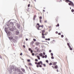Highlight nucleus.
Wrapping results in <instances>:
<instances>
[{
	"mask_svg": "<svg viewBox=\"0 0 74 74\" xmlns=\"http://www.w3.org/2000/svg\"><path fill=\"white\" fill-rule=\"evenodd\" d=\"M27 62H30V60L28 59L27 60Z\"/></svg>",
	"mask_w": 74,
	"mask_h": 74,
	"instance_id": "473e14b6",
	"label": "nucleus"
},
{
	"mask_svg": "<svg viewBox=\"0 0 74 74\" xmlns=\"http://www.w3.org/2000/svg\"><path fill=\"white\" fill-rule=\"evenodd\" d=\"M52 67L53 68V69H54V66H52Z\"/></svg>",
	"mask_w": 74,
	"mask_h": 74,
	"instance_id": "680f3d73",
	"label": "nucleus"
},
{
	"mask_svg": "<svg viewBox=\"0 0 74 74\" xmlns=\"http://www.w3.org/2000/svg\"><path fill=\"white\" fill-rule=\"evenodd\" d=\"M31 53H33V50H31Z\"/></svg>",
	"mask_w": 74,
	"mask_h": 74,
	"instance_id": "79ce46f5",
	"label": "nucleus"
},
{
	"mask_svg": "<svg viewBox=\"0 0 74 74\" xmlns=\"http://www.w3.org/2000/svg\"><path fill=\"white\" fill-rule=\"evenodd\" d=\"M51 26H50L49 27V28H51Z\"/></svg>",
	"mask_w": 74,
	"mask_h": 74,
	"instance_id": "338daca9",
	"label": "nucleus"
},
{
	"mask_svg": "<svg viewBox=\"0 0 74 74\" xmlns=\"http://www.w3.org/2000/svg\"><path fill=\"white\" fill-rule=\"evenodd\" d=\"M21 59L22 60H23V58H21Z\"/></svg>",
	"mask_w": 74,
	"mask_h": 74,
	"instance_id": "0e129e2a",
	"label": "nucleus"
},
{
	"mask_svg": "<svg viewBox=\"0 0 74 74\" xmlns=\"http://www.w3.org/2000/svg\"><path fill=\"white\" fill-rule=\"evenodd\" d=\"M41 27H42V28H43V27H44V26L43 25H42L41 26Z\"/></svg>",
	"mask_w": 74,
	"mask_h": 74,
	"instance_id": "c9c22d12",
	"label": "nucleus"
},
{
	"mask_svg": "<svg viewBox=\"0 0 74 74\" xmlns=\"http://www.w3.org/2000/svg\"><path fill=\"white\" fill-rule=\"evenodd\" d=\"M44 35H45V34H44V33H42V36H44Z\"/></svg>",
	"mask_w": 74,
	"mask_h": 74,
	"instance_id": "5701e85b",
	"label": "nucleus"
},
{
	"mask_svg": "<svg viewBox=\"0 0 74 74\" xmlns=\"http://www.w3.org/2000/svg\"><path fill=\"white\" fill-rule=\"evenodd\" d=\"M36 45H38L40 44V43L39 42H36Z\"/></svg>",
	"mask_w": 74,
	"mask_h": 74,
	"instance_id": "6e6552de",
	"label": "nucleus"
},
{
	"mask_svg": "<svg viewBox=\"0 0 74 74\" xmlns=\"http://www.w3.org/2000/svg\"><path fill=\"white\" fill-rule=\"evenodd\" d=\"M38 47H36V48H35V49H36V50L37 49Z\"/></svg>",
	"mask_w": 74,
	"mask_h": 74,
	"instance_id": "c03bdc74",
	"label": "nucleus"
},
{
	"mask_svg": "<svg viewBox=\"0 0 74 74\" xmlns=\"http://www.w3.org/2000/svg\"><path fill=\"white\" fill-rule=\"evenodd\" d=\"M39 55H40V56H43V54H42V53H41L39 54Z\"/></svg>",
	"mask_w": 74,
	"mask_h": 74,
	"instance_id": "9b49d317",
	"label": "nucleus"
},
{
	"mask_svg": "<svg viewBox=\"0 0 74 74\" xmlns=\"http://www.w3.org/2000/svg\"><path fill=\"white\" fill-rule=\"evenodd\" d=\"M58 35H61V34L60 33H58Z\"/></svg>",
	"mask_w": 74,
	"mask_h": 74,
	"instance_id": "37998d69",
	"label": "nucleus"
},
{
	"mask_svg": "<svg viewBox=\"0 0 74 74\" xmlns=\"http://www.w3.org/2000/svg\"><path fill=\"white\" fill-rule=\"evenodd\" d=\"M67 45H68V46H69V48H70V49L71 50H72L73 49H72V48H71V46H70V44H69V43H67Z\"/></svg>",
	"mask_w": 74,
	"mask_h": 74,
	"instance_id": "20e7f679",
	"label": "nucleus"
},
{
	"mask_svg": "<svg viewBox=\"0 0 74 74\" xmlns=\"http://www.w3.org/2000/svg\"><path fill=\"white\" fill-rule=\"evenodd\" d=\"M37 29L38 30H40V28H39V27H38Z\"/></svg>",
	"mask_w": 74,
	"mask_h": 74,
	"instance_id": "de8ad7c7",
	"label": "nucleus"
},
{
	"mask_svg": "<svg viewBox=\"0 0 74 74\" xmlns=\"http://www.w3.org/2000/svg\"><path fill=\"white\" fill-rule=\"evenodd\" d=\"M5 31L6 32H7V28H5Z\"/></svg>",
	"mask_w": 74,
	"mask_h": 74,
	"instance_id": "4468645a",
	"label": "nucleus"
},
{
	"mask_svg": "<svg viewBox=\"0 0 74 74\" xmlns=\"http://www.w3.org/2000/svg\"><path fill=\"white\" fill-rule=\"evenodd\" d=\"M51 50H49V52H51Z\"/></svg>",
	"mask_w": 74,
	"mask_h": 74,
	"instance_id": "4d7b16f0",
	"label": "nucleus"
},
{
	"mask_svg": "<svg viewBox=\"0 0 74 74\" xmlns=\"http://www.w3.org/2000/svg\"><path fill=\"white\" fill-rule=\"evenodd\" d=\"M57 72H59V71H58V70H57Z\"/></svg>",
	"mask_w": 74,
	"mask_h": 74,
	"instance_id": "774afa93",
	"label": "nucleus"
},
{
	"mask_svg": "<svg viewBox=\"0 0 74 74\" xmlns=\"http://www.w3.org/2000/svg\"><path fill=\"white\" fill-rule=\"evenodd\" d=\"M16 35H18V34H19V31H17L16 32Z\"/></svg>",
	"mask_w": 74,
	"mask_h": 74,
	"instance_id": "0eeeda50",
	"label": "nucleus"
},
{
	"mask_svg": "<svg viewBox=\"0 0 74 74\" xmlns=\"http://www.w3.org/2000/svg\"><path fill=\"white\" fill-rule=\"evenodd\" d=\"M43 11L44 12H45V10H43Z\"/></svg>",
	"mask_w": 74,
	"mask_h": 74,
	"instance_id": "e2e57ef3",
	"label": "nucleus"
},
{
	"mask_svg": "<svg viewBox=\"0 0 74 74\" xmlns=\"http://www.w3.org/2000/svg\"><path fill=\"white\" fill-rule=\"evenodd\" d=\"M35 61L36 62H38V59H36L35 60Z\"/></svg>",
	"mask_w": 74,
	"mask_h": 74,
	"instance_id": "cd10ccee",
	"label": "nucleus"
},
{
	"mask_svg": "<svg viewBox=\"0 0 74 74\" xmlns=\"http://www.w3.org/2000/svg\"><path fill=\"white\" fill-rule=\"evenodd\" d=\"M33 40L34 41H36V40L35 39H34Z\"/></svg>",
	"mask_w": 74,
	"mask_h": 74,
	"instance_id": "f704fd0d",
	"label": "nucleus"
},
{
	"mask_svg": "<svg viewBox=\"0 0 74 74\" xmlns=\"http://www.w3.org/2000/svg\"><path fill=\"white\" fill-rule=\"evenodd\" d=\"M28 7H30V4H28Z\"/></svg>",
	"mask_w": 74,
	"mask_h": 74,
	"instance_id": "603ef678",
	"label": "nucleus"
},
{
	"mask_svg": "<svg viewBox=\"0 0 74 74\" xmlns=\"http://www.w3.org/2000/svg\"><path fill=\"white\" fill-rule=\"evenodd\" d=\"M43 55H45V52H43Z\"/></svg>",
	"mask_w": 74,
	"mask_h": 74,
	"instance_id": "2f4dec72",
	"label": "nucleus"
},
{
	"mask_svg": "<svg viewBox=\"0 0 74 74\" xmlns=\"http://www.w3.org/2000/svg\"><path fill=\"white\" fill-rule=\"evenodd\" d=\"M39 18H40V19H42V17H41V16H40Z\"/></svg>",
	"mask_w": 74,
	"mask_h": 74,
	"instance_id": "58836bf2",
	"label": "nucleus"
},
{
	"mask_svg": "<svg viewBox=\"0 0 74 74\" xmlns=\"http://www.w3.org/2000/svg\"><path fill=\"white\" fill-rule=\"evenodd\" d=\"M42 70H45L44 68H42Z\"/></svg>",
	"mask_w": 74,
	"mask_h": 74,
	"instance_id": "69168bd1",
	"label": "nucleus"
},
{
	"mask_svg": "<svg viewBox=\"0 0 74 74\" xmlns=\"http://www.w3.org/2000/svg\"><path fill=\"white\" fill-rule=\"evenodd\" d=\"M52 63L51 62L50 63L49 65H52Z\"/></svg>",
	"mask_w": 74,
	"mask_h": 74,
	"instance_id": "c756f323",
	"label": "nucleus"
},
{
	"mask_svg": "<svg viewBox=\"0 0 74 74\" xmlns=\"http://www.w3.org/2000/svg\"><path fill=\"white\" fill-rule=\"evenodd\" d=\"M45 23H47V20L45 21Z\"/></svg>",
	"mask_w": 74,
	"mask_h": 74,
	"instance_id": "8fccbe9b",
	"label": "nucleus"
},
{
	"mask_svg": "<svg viewBox=\"0 0 74 74\" xmlns=\"http://www.w3.org/2000/svg\"><path fill=\"white\" fill-rule=\"evenodd\" d=\"M7 34L8 36H10L11 35V32L10 31H8Z\"/></svg>",
	"mask_w": 74,
	"mask_h": 74,
	"instance_id": "39448f33",
	"label": "nucleus"
},
{
	"mask_svg": "<svg viewBox=\"0 0 74 74\" xmlns=\"http://www.w3.org/2000/svg\"><path fill=\"white\" fill-rule=\"evenodd\" d=\"M0 58L1 59H2V57H1V55H0Z\"/></svg>",
	"mask_w": 74,
	"mask_h": 74,
	"instance_id": "ea45409f",
	"label": "nucleus"
},
{
	"mask_svg": "<svg viewBox=\"0 0 74 74\" xmlns=\"http://www.w3.org/2000/svg\"><path fill=\"white\" fill-rule=\"evenodd\" d=\"M21 70H22V71L24 73H26V72H25V69H24L21 68Z\"/></svg>",
	"mask_w": 74,
	"mask_h": 74,
	"instance_id": "423d86ee",
	"label": "nucleus"
},
{
	"mask_svg": "<svg viewBox=\"0 0 74 74\" xmlns=\"http://www.w3.org/2000/svg\"><path fill=\"white\" fill-rule=\"evenodd\" d=\"M42 58H45V56H42Z\"/></svg>",
	"mask_w": 74,
	"mask_h": 74,
	"instance_id": "a19ab883",
	"label": "nucleus"
},
{
	"mask_svg": "<svg viewBox=\"0 0 74 74\" xmlns=\"http://www.w3.org/2000/svg\"><path fill=\"white\" fill-rule=\"evenodd\" d=\"M41 27V25H39L38 27Z\"/></svg>",
	"mask_w": 74,
	"mask_h": 74,
	"instance_id": "13d9d810",
	"label": "nucleus"
},
{
	"mask_svg": "<svg viewBox=\"0 0 74 74\" xmlns=\"http://www.w3.org/2000/svg\"><path fill=\"white\" fill-rule=\"evenodd\" d=\"M37 58H38V59L39 60H40V56H37Z\"/></svg>",
	"mask_w": 74,
	"mask_h": 74,
	"instance_id": "f8f14e48",
	"label": "nucleus"
},
{
	"mask_svg": "<svg viewBox=\"0 0 74 74\" xmlns=\"http://www.w3.org/2000/svg\"><path fill=\"white\" fill-rule=\"evenodd\" d=\"M51 56H53V54L52 53H51Z\"/></svg>",
	"mask_w": 74,
	"mask_h": 74,
	"instance_id": "aec40b11",
	"label": "nucleus"
},
{
	"mask_svg": "<svg viewBox=\"0 0 74 74\" xmlns=\"http://www.w3.org/2000/svg\"><path fill=\"white\" fill-rule=\"evenodd\" d=\"M56 34H58V32H56Z\"/></svg>",
	"mask_w": 74,
	"mask_h": 74,
	"instance_id": "864d4df0",
	"label": "nucleus"
},
{
	"mask_svg": "<svg viewBox=\"0 0 74 74\" xmlns=\"http://www.w3.org/2000/svg\"><path fill=\"white\" fill-rule=\"evenodd\" d=\"M61 37H62V38H63V37H64V36H63V35H61Z\"/></svg>",
	"mask_w": 74,
	"mask_h": 74,
	"instance_id": "c85d7f7f",
	"label": "nucleus"
},
{
	"mask_svg": "<svg viewBox=\"0 0 74 74\" xmlns=\"http://www.w3.org/2000/svg\"><path fill=\"white\" fill-rule=\"evenodd\" d=\"M37 25H38V26H39L40 25V24L39 23H37Z\"/></svg>",
	"mask_w": 74,
	"mask_h": 74,
	"instance_id": "5fc2aeb1",
	"label": "nucleus"
},
{
	"mask_svg": "<svg viewBox=\"0 0 74 74\" xmlns=\"http://www.w3.org/2000/svg\"><path fill=\"white\" fill-rule=\"evenodd\" d=\"M66 41H67V40H68L67 38H66Z\"/></svg>",
	"mask_w": 74,
	"mask_h": 74,
	"instance_id": "052dcab7",
	"label": "nucleus"
},
{
	"mask_svg": "<svg viewBox=\"0 0 74 74\" xmlns=\"http://www.w3.org/2000/svg\"><path fill=\"white\" fill-rule=\"evenodd\" d=\"M40 23H41V19H40Z\"/></svg>",
	"mask_w": 74,
	"mask_h": 74,
	"instance_id": "6e6d98bb",
	"label": "nucleus"
},
{
	"mask_svg": "<svg viewBox=\"0 0 74 74\" xmlns=\"http://www.w3.org/2000/svg\"><path fill=\"white\" fill-rule=\"evenodd\" d=\"M56 64H57V62H54L53 65H54V66H55V65H56Z\"/></svg>",
	"mask_w": 74,
	"mask_h": 74,
	"instance_id": "1a4fd4ad",
	"label": "nucleus"
},
{
	"mask_svg": "<svg viewBox=\"0 0 74 74\" xmlns=\"http://www.w3.org/2000/svg\"><path fill=\"white\" fill-rule=\"evenodd\" d=\"M35 64H38V65H40V64H41V65H42V61H40L39 62H38V63H37V62H35Z\"/></svg>",
	"mask_w": 74,
	"mask_h": 74,
	"instance_id": "f03ea898",
	"label": "nucleus"
},
{
	"mask_svg": "<svg viewBox=\"0 0 74 74\" xmlns=\"http://www.w3.org/2000/svg\"><path fill=\"white\" fill-rule=\"evenodd\" d=\"M45 58H47V55H45Z\"/></svg>",
	"mask_w": 74,
	"mask_h": 74,
	"instance_id": "393cba45",
	"label": "nucleus"
},
{
	"mask_svg": "<svg viewBox=\"0 0 74 74\" xmlns=\"http://www.w3.org/2000/svg\"><path fill=\"white\" fill-rule=\"evenodd\" d=\"M32 56H34V53H32Z\"/></svg>",
	"mask_w": 74,
	"mask_h": 74,
	"instance_id": "7c9ffc66",
	"label": "nucleus"
},
{
	"mask_svg": "<svg viewBox=\"0 0 74 74\" xmlns=\"http://www.w3.org/2000/svg\"><path fill=\"white\" fill-rule=\"evenodd\" d=\"M26 41H27V40H28V39L27 38H26Z\"/></svg>",
	"mask_w": 74,
	"mask_h": 74,
	"instance_id": "bf43d9fd",
	"label": "nucleus"
},
{
	"mask_svg": "<svg viewBox=\"0 0 74 74\" xmlns=\"http://www.w3.org/2000/svg\"><path fill=\"white\" fill-rule=\"evenodd\" d=\"M29 65H30V66H31V65H32V63H29Z\"/></svg>",
	"mask_w": 74,
	"mask_h": 74,
	"instance_id": "72a5a7b5",
	"label": "nucleus"
},
{
	"mask_svg": "<svg viewBox=\"0 0 74 74\" xmlns=\"http://www.w3.org/2000/svg\"><path fill=\"white\" fill-rule=\"evenodd\" d=\"M36 51H37V52H39V49H37L36 50Z\"/></svg>",
	"mask_w": 74,
	"mask_h": 74,
	"instance_id": "6ab92c4d",
	"label": "nucleus"
},
{
	"mask_svg": "<svg viewBox=\"0 0 74 74\" xmlns=\"http://www.w3.org/2000/svg\"><path fill=\"white\" fill-rule=\"evenodd\" d=\"M39 66L40 67H42V66H41V65H40Z\"/></svg>",
	"mask_w": 74,
	"mask_h": 74,
	"instance_id": "4c0bfd02",
	"label": "nucleus"
},
{
	"mask_svg": "<svg viewBox=\"0 0 74 74\" xmlns=\"http://www.w3.org/2000/svg\"><path fill=\"white\" fill-rule=\"evenodd\" d=\"M51 59H54V57H53V56H52L51 57Z\"/></svg>",
	"mask_w": 74,
	"mask_h": 74,
	"instance_id": "412c9836",
	"label": "nucleus"
},
{
	"mask_svg": "<svg viewBox=\"0 0 74 74\" xmlns=\"http://www.w3.org/2000/svg\"><path fill=\"white\" fill-rule=\"evenodd\" d=\"M29 51H32V50H31V48H29Z\"/></svg>",
	"mask_w": 74,
	"mask_h": 74,
	"instance_id": "a878e982",
	"label": "nucleus"
},
{
	"mask_svg": "<svg viewBox=\"0 0 74 74\" xmlns=\"http://www.w3.org/2000/svg\"><path fill=\"white\" fill-rule=\"evenodd\" d=\"M36 16L35 15L33 18L34 20H35V18H36Z\"/></svg>",
	"mask_w": 74,
	"mask_h": 74,
	"instance_id": "ddd939ff",
	"label": "nucleus"
},
{
	"mask_svg": "<svg viewBox=\"0 0 74 74\" xmlns=\"http://www.w3.org/2000/svg\"><path fill=\"white\" fill-rule=\"evenodd\" d=\"M13 71H16V69H13Z\"/></svg>",
	"mask_w": 74,
	"mask_h": 74,
	"instance_id": "dca6fc26",
	"label": "nucleus"
},
{
	"mask_svg": "<svg viewBox=\"0 0 74 74\" xmlns=\"http://www.w3.org/2000/svg\"><path fill=\"white\" fill-rule=\"evenodd\" d=\"M19 72H20V73H19V74H23V73H22V71L20 70L19 71Z\"/></svg>",
	"mask_w": 74,
	"mask_h": 74,
	"instance_id": "9d476101",
	"label": "nucleus"
},
{
	"mask_svg": "<svg viewBox=\"0 0 74 74\" xmlns=\"http://www.w3.org/2000/svg\"><path fill=\"white\" fill-rule=\"evenodd\" d=\"M71 12H74V10L73 9H72L71 10Z\"/></svg>",
	"mask_w": 74,
	"mask_h": 74,
	"instance_id": "4be33fe9",
	"label": "nucleus"
},
{
	"mask_svg": "<svg viewBox=\"0 0 74 74\" xmlns=\"http://www.w3.org/2000/svg\"><path fill=\"white\" fill-rule=\"evenodd\" d=\"M36 67H39V65H37V66H36Z\"/></svg>",
	"mask_w": 74,
	"mask_h": 74,
	"instance_id": "09e8293b",
	"label": "nucleus"
},
{
	"mask_svg": "<svg viewBox=\"0 0 74 74\" xmlns=\"http://www.w3.org/2000/svg\"><path fill=\"white\" fill-rule=\"evenodd\" d=\"M23 47L24 48H25V45H23Z\"/></svg>",
	"mask_w": 74,
	"mask_h": 74,
	"instance_id": "3c124183",
	"label": "nucleus"
},
{
	"mask_svg": "<svg viewBox=\"0 0 74 74\" xmlns=\"http://www.w3.org/2000/svg\"><path fill=\"white\" fill-rule=\"evenodd\" d=\"M46 62L47 63H48V60H46Z\"/></svg>",
	"mask_w": 74,
	"mask_h": 74,
	"instance_id": "e433bc0d",
	"label": "nucleus"
},
{
	"mask_svg": "<svg viewBox=\"0 0 74 74\" xmlns=\"http://www.w3.org/2000/svg\"><path fill=\"white\" fill-rule=\"evenodd\" d=\"M66 2H69L70 3H68L69 5H71L73 7H74V3H73V2H72V1H69V0H65Z\"/></svg>",
	"mask_w": 74,
	"mask_h": 74,
	"instance_id": "f257e3e1",
	"label": "nucleus"
},
{
	"mask_svg": "<svg viewBox=\"0 0 74 74\" xmlns=\"http://www.w3.org/2000/svg\"><path fill=\"white\" fill-rule=\"evenodd\" d=\"M9 38L10 40H11V41L12 40L14 41L15 40V39L13 38V37H9Z\"/></svg>",
	"mask_w": 74,
	"mask_h": 74,
	"instance_id": "7ed1b4c3",
	"label": "nucleus"
},
{
	"mask_svg": "<svg viewBox=\"0 0 74 74\" xmlns=\"http://www.w3.org/2000/svg\"><path fill=\"white\" fill-rule=\"evenodd\" d=\"M42 37L43 38H45V37L44 36H42Z\"/></svg>",
	"mask_w": 74,
	"mask_h": 74,
	"instance_id": "b1692460",
	"label": "nucleus"
},
{
	"mask_svg": "<svg viewBox=\"0 0 74 74\" xmlns=\"http://www.w3.org/2000/svg\"><path fill=\"white\" fill-rule=\"evenodd\" d=\"M45 30H43L42 31V33H45Z\"/></svg>",
	"mask_w": 74,
	"mask_h": 74,
	"instance_id": "a211bd4d",
	"label": "nucleus"
},
{
	"mask_svg": "<svg viewBox=\"0 0 74 74\" xmlns=\"http://www.w3.org/2000/svg\"><path fill=\"white\" fill-rule=\"evenodd\" d=\"M43 66L44 67H46V65L45 64H44Z\"/></svg>",
	"mask_w": 74,
	"mask_h": 74,
	"instance_id": "bb28decb",
	"label": "nucleus"
},
{
	"mask_svg": "<svg viewBox=\"0 0 74 74\" xmlns=\"http://www.w3.org/2000/svg\"><path fill=\"white\" fill-rule=\"evenodd\" d=\"M45 40H48V41H49V40H50V38H49L48 39H45Z\"/></svg>",
	"mask_w": 74,
	"mask_h": 74,
	"instance_id": "2eb2a0df",
	"label": "nucleus"
},
{
	"mask_svg": "<svg viewBox=\"0 0 74 74\" xmlns=\"http://www.w3.org/2000/svg\"><path fill=\"white\" fill-rule=\"evenodd\" d=\"M57 68H58V66L56 65V66H55V69H57Z\"/></svg>",
	"mask_w": 74,
	"mask_h": 74,
	"instance_id": "f3484780",
	"label": "nucleus"
},
{
	"mask_svg": "<svg viewBox=\"0 0 74 74\" xmlns=\"http://www.w3.org/2000/svg\"><path fill=\"white\" fill-rule=\"evenodd\" d=\"M57 26H58V27H59V24H57Z\"/></svg>",
	"mask_w": 74,
	"mask_h": 74,
	"instance_id": "a18cd8bd",
	"label": "nucleus"
},
{
	"mask_svg": "<svg viewBox=\"0 0 74 74\" xmlns=\"http://www.w3.org/2000/svg\"><path fill=\"white\" fill-rule=\"evenodd\" d=\"M20 55L22 56V53H21L20 54Z\"/></svg>",
	"mask_w": 74,
	"mask_h": 74,
	"instance_id": "49530a36",
	"label": "nucleus"
}]
</instances>
